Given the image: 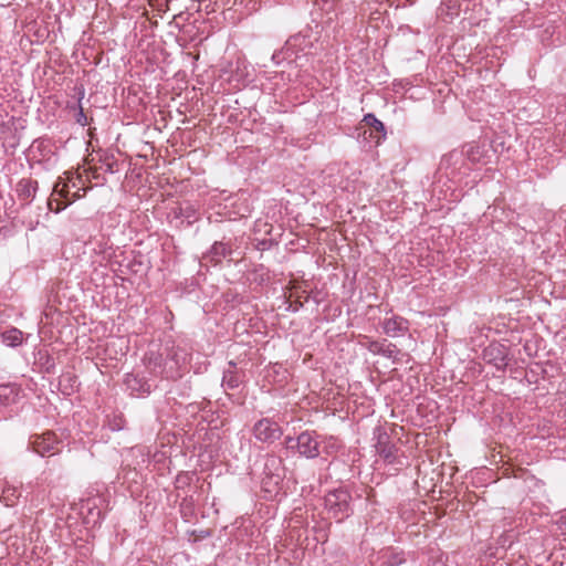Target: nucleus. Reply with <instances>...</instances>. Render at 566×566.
<instances>
[{"label":"nucleus","mask_w":566,"mask_h":566,"mask_svg":"<svg viewBox=\"0 0 566 566\" xmlns=\"http://www.w3.org/2000/svg\"><path fill=\"white\" fill-rule=\"evenodd\" d=\"M325 509L329 518L337 523L343 522L353 513L352 495L344 488L329 491L324 497Z\"/></svg>","instance_id":"f257e3e1"},{"label":"nucleus","mask_w":566,"mask_h":566,"mask_svg":"<svg viewBox=\"0 0 566 566\" xmlns=\"http://www.w3.org/2000/svg\"><path fill=\"white\" fill-rule=\"evenodd\" d=\"M284 443L286 449L296 450L301 457L315 459L319 455L322 440L316 431L306 430L296 438L286 437Z\"/></svg>","instance_id":"f03ea898"},{"label":"nucleus","mask_w":566,"mask_h":566,"mask_svg":"<svg viewBox=\"0 0 566 566\" xmlns=\"http://www.w3.org/2000/svg\"><path fill=\"white\" fill-rule=\"evenodd\" d=\"M166 360L168 363L167 368H164L166 379L176 380L181 377V370L190 361V352L181 345L171 344L165 346Z\"/></svg>","instance_id":"7ed1b4c3"},{"label":"nucleus","mask_w":566,"mask_h":566,"mask_svg":"<svg viewBox=\"0 0 566 566\" xmlns=\"http://www.w3.org/2000/svg\"><path fill=\"white\" fill-rule=\"evenodd\" d=\"M374 438L376 451L387 464L403 465L402 454H399V449L392 443L390 434L382 427L375 428Z\"/></svg>","instance_id":"20e7f679"},{"label":"nucleus","mask_w":566,"mask_h":566,"mask_svg":"<svg viewBox=\"0 0 566 566\" xmlns=\"http://www.w3.org/2000/svg\"><path fill=\"white\" fill-rule=\"evenodd\" d=\"M91 187V179H57L53 185V192L70 203L85 196Z\"/></svg>","instance_id":"39448f33"},{"label":"nucleus","mask_w":566,"mask_h":566,"mask_svg":"<svg viewBox=\"0 0 566 566\" xmlns=\"http://www.w3.org/2000/svg\"><path fill=\"white\" fill-rule=\"evenodd\" d=\"M252 433L258 441L271 444L282 437L283 431L277 422L262 418L253 426Z\"/></svg>","instance_id":"423d86ee"},{"label":"nucleus","mask_w":566,"mask_h":566,"mask_svg":"<svg viewBox=\"0 0 566 566\" xmlns=\"http://www.w3.org/2000/svg\"><path fill=\"white\" fill-rule=\"evenodd\" d=\"M33 450L41 457L55 454L60 451V441L54 432L48 431L40 436H33L31 440Z\"/></svg>","instance_id":"0eeeda50"},{"label":"nucleus","mask_w":566,"mask_h":566,"mask_svg":"<svg viewBox=\"0 0 566 566\" xmlns=\"http://www.w3.org/2000/svg\"><path fill=\"white\" fill-rule=\"evenodd\" d=\"M263 473L270 482L277 484L284 475L283 460L275 454H268L264 460Z\"/></svg>","instance_id":"6e6552de"},{"label":"nucleus","mask_w":566,"mask_h":566,"mask_svg":"<svg viewBox=\"0 0 566 566\" xmlns=\"http://www.w3.org/2000/svg\"><path fill=\"white\" fill-rule=\"evenodd\" d=\"M145 364L147 369L156 375L160 376L161 378L166 379V374L163 371L164 368L166 369L168 366V363L166 360L165 350L163 353L157 352H149L145 356Z\"/></svg>","instance_id":"1a4fd4ad"},{"label":"nucleus","mask_w":566,"mask_h":566,"mask_svg":"<svg viewBox=\"0 0 566 566\" xmlns=\"http://www.w3.org/2000/svg\"><path fill=\"white\" fill-rule=\"evenodd\" d=\"M370 128L375 130V146H377L385 138L386 133L382 123L378 120L373 114H368L364 117L358 129L361 132V135H366L367 129Z\"/></svg>","instance_id":"9d476101"},{"label":"nucleus","mask_w":566,"mask_h":566,"mask_svg":"<svg viewBox=\"0 0 566 566\" xmlns=\"http://www.w3.org/2000/svg\"><path fill=\"white\" fill-rule=\"evenodd\" d=\"M370 128L375 130V146H377L385 138L386 133L382 123L378 120L373 114H368L364 117L358 129L361 132V135H366L367 129Z\"/></svg>","instance_id":"9b49d317"},{"label":"nucleus","mask_w":566,"mask_h":566,"mask_svg":"<svg viewBox=\"0 0 566 566\" xmlns=\"http://www.w3.org/2000/svg\"><path fill=\"white\" fill-rule=\"evenodd\" d=\"M21 392V386L15 382L1 384L0 405L7 407L17 403Z\"/></svg>","instance_id":"f8f14e48"},{"label":"nucleus","mask_w":566,"mask_h":566,"mask_svg":"<svg viewBox=\"0 0 566 566\" xmlns=\"http://www.w3.org/2000/svg\"><path fill=\"white\" fill-rule=\"evenodd\" d=\"M384 333L388 336L396 337L399 334H403L409 329V323L401 316H392L386 318L382 323Z\"/></svg>","instance_id":"ddd939ff"},{"label":"nucleus","mask_w":566,"mask_h":566,"mask_svg":"<svg viewBox=\"0 0 566 566\" xmlns=\"http://www.w3.org/2000/svg\"><path fill=\"white\" fill-rule=\"evenodd\" d=\"M368 349L374 354L381 355L394 360H396L397 356L401 354L400 349H398L396 345L387 343L386 339H384L382 342H370L368 345Z\"/></svg>","instance_id":"4468645a"},{"label":"nucleus","mask_w":566,"mask_h":566,"mask_svg":"<svg viewBox=\"0 0 566 566\" xmlns=\"http://www.w3.org/2000/svg\"><path fill=\"white\" fill-rule=\"evenodd\" d=\"M125 385L132 394H150V385L137 375L127 374Z\"/></svg>","instance_id":"2eb2a0df"},{"label":"nucleus","mask_w":566,"mask_h":566,"mask_svg":"<svg viewBox=\"0 0 566 566\" xmlns=\"http://www.w3.org/2000/svg\"><path fill=\"white\" fill-rule=\"evenodd\" d=\"M231 252H232V250L227 243H224L222 241L214 242L213 245L211 247L207 258H209L210 262L218 264L222 261V259L230 255Z\"/></svg>","instance_id":"dca6fc26"},{"label":"nucleus","mask_w":566,"mask_h":566,"mask_svg":"<svg viewBox=\"0 0 566 566\" xmlns=\"http://www.w3.org/2000/svg\"><path fill=\"white\" fill-rule=\"evenodd\" d=\"M38 188L36 180L21 179L17 185V191L21 200H29L34 196Z\"/></svg>","instance_id":"f3484780"},{"label":"nucleus","mask_w":566,"mask_h":566,"mask_svg":"<svg viewBox=\"0 0 566 566\" xmlns=\"http://www.w3.org/2000/svg\"><path fill=\"white\" fill-rule=\"evenodd\" d=\"M2 342L7 344L8 346H19L22 344L23 334L20 329L12 327L10 329L4 331L1 334Z\"/></svg>","instance_id":"a211bd4d"},{"label":"nucleus","mask_w":566,"mask_h":566,"mask_svg":"<svg viewBox=\"0 0 566 566\" xmlns=\"http://www.w3.org/2000/svg\"><path fill=\"white\" fill-rule=\"evenodd\" d=\"M241 384V377L239 374L232 370L224 371L222 386L227 389H235Z\"/></svg>","instance_id":"6ab92c4d"},{"label":"nucleus","mask_w":566,"mask_h":566,"mask_svg":"<svg viewBox=\"0 0 566 566\" xmlns=\"http://www.w3.org/2000/svg\"><path fill=\"white\" fill-rule=\"evenodd\" d=\"M485 145L471 144L468 146L465 154L471 161H480L485 153Z\"/></svg>","instance_id":"aec40b11"},{"label":"nucleus","mask_w":566,"mask_h":566,"mask_svg":"<svg viewBox=\"0 0 566 566\" xmlns=\"http://www.w3.org/2000/svg\"><path fill=\"white\" fill-rule=\"evenodd\" d=\"M496 352V356H494V365L497 367V368H503L506 366V363H505V356L502 352V349L499 347V346H490L486 350H485V356L488 355H493V353Z\"/></svg>","instance_id":"412c9836"},{"label":"nucleus","mask_w":566,"mask_h":566,"mask_svg":"<svg viewBox=\"0 0 566 566\" xmlns=\"http://www.w3.org/2000/svg\"><path fill=\"white\" fill-rule=\"evenodd\" d=\"M180 507H181L182 512L189 511L191 513L192 512V499L185 497L180 504Z\"/></svg>","instance_id":"4be33fe9"},{"label":"nucleus","mask_w":566,"mask_h":566,"mask_svg":"<svg viewBox=\"0 0 566 566\" xmlns=\"http://www.w3.org/2000/svg\"><path fill=\"white\" fill-rule=\"evenodd\" d=\"M453 158H459V154L457 151H452L448 156H444L441 160V167L448 166Z\"/></svg>","instance_id":"5701e85b"},{"label":"nucleus","mask_w":566,"mask_h":566,"mask_svg":"<svg viewBox=\"0 0 566 566\" xmlns=\"http://www.w3.org/2000/svg\"><path fill=\"white\" fill-rule=\"evenodd\" d=\"M364 139L375 145V130L373 128L367 129V134L363 135Z\"/></svg>","instance_id":"b1692460"}]
</instances>
